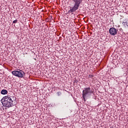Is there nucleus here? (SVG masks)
<instances>
[{
    "label": "nucleus",
    "mask_w": 128,
    "mask_h": 128,
    "mask_svg": "<svg viewBox=\"0 0 128 128\" xmlns=\"http://www.w3.org/2000/svg\"><path fill=\"white\" fill-rule=\"evenodd\" d=\"M2 105L6 108H10L14 106V100H16V98L14 96H8L3 98Z\"/></svg>",
    "instance_id": "f257e3e1"
},
{
    "label": "nucleus",
    "mask_w": 128,
    "mask_h": 128,
    "mask_svg": "<svg viewBox=\"0 0 128 128\" xmlns=\"http://www.w3.org/2000/svg\"><path fill=\"white\" fill-rule=\"evenodd\" d=\"M74 6L70 8V10L68 11V12H74L76 10H78L80 6L81 2H82V0H72Z\"/></svg>",
    "instance_id": "f03ea898"
},
{
    "label": "nucleus",
    "mask_w": 128,
    "mask_h": 128,
    "mask_svg": "<svg viewBox=\"0 0 128 128\" xmlns=\"http://www.w3.org/2000/svg\"><path fill=\"white\" fill-rule=\"evenodd\" d=\"M92 94H94V91H92V90L90 87L84 88L82 94L84 102H86V98L90 96Z\"/></svg>",
    "instance_id": "7ed1b4c3"
},
{
    "label": "nucleus",
    "mask_w": 128,
    "mask_h": 128,
    "mask_svg": "<svg viewBox=\"0 0 128 128\" xmlns=\"http://www.w3.org/2000/svg\"><path fill=\"white\" fill-rule=\"evenodd\" d=\"M12 74L14 76H18V78H24V76L25 73L24 71L19 70H14L12 72Z\"/></svg>",
    "instance_id": "20e7f679"
},
{
    "label": "nucleus",
    "mask_w": 128,
    "mask_h": 128,
    "mask_svg": "<svg viewBox=\"0 0 128 128\" xmlns=\"http://www.w3.org/2000/svg\"><path fill=\"white\" fill-rule=\"evenodd\" d=\"M118 29L112 27L110 28L109 32L111 36H116L118 34Z\"/></svg>",
    "instance_id": "39448f33"
},
{
    "label": "nucleus",
    "mask_w": 128,
    "mask_h": 128,
    "mask_svg": "<svg viewBox=\"0 0 128 128\" xmlns=\"http://www.w3.org/2000/svg\"><path fill=\"white\" fill-rule=\"evenodd\" d=\"M122 24L124 26H128V19H126L123 22Z\"/></svg>",
    "instance_id": "423d86ee"
},
{
    "label": "nucleus",
    "mask_w": 128,
    "mask_h": 128,
    "mask_svg": "<svg viewBox=\"0 0 128 128\" xmlns=\"http://www.w3.org/2000/svg\"><path fill=\"white\" fill-rule=\"evenodd\" d=\"M2 94H8V90H2L1 91Z\"/></svg>",
    "instance_id": "0eeeda50"
},
{
    "label": "nucleus",
    "mask_w": 128,
    "mask_h": 128,
    "mask_svg": "<svg viewBox=\"0 0 128 128\" xmlns=\"http://www.w3.org/2000/svg\"><path fill=\"white\" fill-rule=\"evenodd\" d=\"M94 76L92 74H89L88 78H92Z\"/></svg>",
    "instance_id": "6e6552de"
},
{
    "label": "nucleus",
    "mask_w": 128,
    "mask_h": 128,
    "mask_svg": "<svg viewBox=\"0 0 128 128\" xmlns=\"http://www.w3.org/2000/svg\"><path fill=\"white\" fill-rule=\"evenodd\" d=\"M56 94L58 96H62V92H58L56 93Z\"/></svg>",
    "instance_id": "1a4fd4ad"
},
{
    "label": "nucleus",
    "mask_w": 128,
    "mask_h": 128,
    "mask_svg": "<svg viewBox=\"0 0 128 128\" xmlns=\"http://www.w3.org/2000/svg\"><path fill=\"white\" fill-rule=\"evenodd\" d=\"M12 22H13V24H16V22H18V20H14Z\"/></svg>",
    "instance_id": "9d476101"
}]
</instances>
